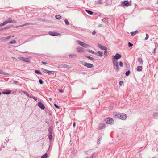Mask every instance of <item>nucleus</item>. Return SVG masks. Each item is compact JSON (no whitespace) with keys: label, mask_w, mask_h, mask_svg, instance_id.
Returning a JSON list of instances; mask_svg holds the SVG:
<instances>
[{"label":"nucleus","mask_w":158,"mask_h":158,"mask_svg":"<svg viewBox=\"0 0 158 158\" xmlns=\"http://www.w3.org/2000/svg\"><path fill=\"white\" fill-rule=\"evenodd\" d=\"M114 117L120 119L121 120H125L127 118L126 115L124 113H114L113 114Z\"/></svg>","instance_id":"nucleus-1"},{"label":"nucleus","mask_w":158,"mask_h":158,"mask_svg":"<svg viewBox=\"0 0 158 158\" xmlns=\"http://www.w3.org/2000/svg\"><path fill=\"white\" fill-rule=\"evenodd\" d=\"M80 63L82 65L87 67L89 68H92L94 67V65L93 64L90 63H88L84 61H81L80 62Z\"/></svg>","instance_id":"nucleus-2"},{"label":"nucleus","mask_w":158,"mask_h":158,"mask_svg":"<svg viewBox=\"0 0 158 158\" xmlns=\"http://www.w3.org/2000/svg\"><path fill=\"white\" fill-rule=\"evenodd\" d=\"M112 62L114 69L116 71H118L119 70V67L117 61L116 60H113Z\"/></svg>","instance_id":"nucleus-3"},{"label":"nucleus","mask_w":158,"mask_h":158,"mask_svg":"<svg viewBox=\"0 0 158 158\" xmlns=\"http://www.w3.org/2000/svg\"><path fill=\"white\" fill-rule=\"evenodd\" d=\"M77 42L81 46H82L84 48H87L90 47V46L86 44V43L82 42L79 40H77Z\"/></svg>","instance_id":"nucleus-4"},{"label":"nucleus","mask_w":158,"mask_h":158,"mask_svg":"<svg viewBox=\"0 0 158 158\" xmlns=\"http://www.w3.org/2000/svg\"><path fill=\"white\" fill-rule=\"evenodd\" d=\"M76 50L79 53H82L84 52L85 49L81 47L78 46L76 48Z\"/></svg>","instance_id":"nucleus-5"},{"label":"nucleus","mask_w":158,"mask_h":158,"mask_svg":"<svg viewBox=\"0 0 158 158\" xmlns=\"http://www.w3.org/2000/svg\"><path fill=\"white\" fill-rule=\"evenodd\" d=\"M18 59L20 60H21L24 62L28 63L30 62V60L28 58H25L24 57H18Z\"/></svg>","instance_id":"nucleus-6"},{"label":"nucleus","mask_w":158,"mask_h":158,"mask_svg":"<svg viewBox=\"0 0 158 158\" xmlns=\"http://www.w3.org/2000/svg\"><path fill=\"white\" fill-rule=\"evenodd\" d=\"M106 123L109 124H113L114 123V120L110 118H107L106 121Z\"/></svg>","instance_id":"nucleus-7"},{"label":"nucleus","mask_w":158,"mask_h":158,"mask_svg":"<svg viewBox=\"0 0 158 158\" xmlns=\"http://www.w3.org/2000/svg\"><path fill=\"white\" fill-rule=\"evenodd\" d=\"M49 34L50 35L55 36H57L59 35H60V34L59 33L55 32H53V31H50L49 32Z\"/></svg>","instance_id":"nucleus-8"},{"label":"nucleus","mask_w":158,"mask_h":158,"mask_svg":"<svg viewBox=\"0 0 158 158\" xmlns=\"http://www.w3.org/2000/svg\"><path fill=\"white\" fill-rule=\"evenodd\" d=\"M113 57V60H118L121 57V56L120 54L116 53L115 56H114Z\"/></svg>","instance_id":"nucleus-9"},{"label":"nucleus","mask_w":158,"mask_h":158,"mask_svg":"<svg viewBox=\"0 0 158 158\" xmlns=\"http://www.w3.org/2000/svg\"><path fill=\"white\" fill-rule=\"evenodd\" d=\"M38 105L39 107L41 109L44 110L45 108L44 105L41 102H38Z\"/></svg>","instance_id":"nucleus-10"},{"label":"nucleus","mask_w":158,"mask_h":158,"mask_svg":"<svg viewBox=\"0 0 158 158\" xmlns=\"http://www.w3.org/2000/svg\"><path fill=\"white\" fill-rule=\"evenodd\" d=\"M11 36H9L6 37H1L0 38V40H2L3 41H6L8 40L11 38Z\"/></svg>","instance_id":"nucleus-11"},{"label":"nucleus","mask_w":158,"mask_h":158,"mask_svg":"<svg viewBox=\"0 0 158 158\" xmlns=\"http://www.w3.org/2000/svg\"><path fill=\"white\" fill-rule=\"evenodd\" d=\"M33 24L32 23H28L23 24L21 25H19L18 26L15 27H15H15H16V28L19 27H22L23 26H25L26 25H33Z\"/></svg>","instance_id":"nucleus-12"},{"label":"nucleus","mask_w":158,"mask_h":158,"mask_svg":"<svg viewBox=\"0 0 158 158\" xmlns=\"http://www.w3.org/2000/svg\"><path fill=\"white\" fill-rule=\"evenodd\" d=\"M105 124L104 123L100 124L98 127V129L102 130L104 129L105 127Z\"/></svg>","instance_id":"nucleus-13"},{"label":"nucleus","mask_w":158,"mask_h":158,"mask_svg":"<svg viewBox=\"0 0 158 158\" xmlns=\"http://www.w3.org/2000/svg\"><path fill=\"white\" fill-rule=\"evenodd\" d=\"M6 21L8 23H16V21L15 20H13L12 19V18H9L6 20Z\"/></svg>","instance_id":"nucleus-14"},{"label":"nucleus","mask_w":158,"mask_h":158,"mask_svg":"<svg viewBox=\"0 0 158 158\" xmlns=\"http://www.w3.org/2000/svg\"><path fill=\"white\" fill-rule=\"evenodd\" d=\"M11 93V90L8 89H6L2 92V94H10Z\"/></svg>","instance_id":"nucleus-15"},{"label":"nucleus","mask_w":158,"mask_h":158,"mask_svg":"<svg viewBox=\"0 0 158 158\" xmlns=\"http://www.w3.org/2000/svg\"><path fill=\"white\" fill-rule=\"evenodd\" d=\"M98 46L102 50H105L107 49V48L106 47L103 46L99 44H98Z\"/></svg>","instance_id":"nucleus-16"},{"label":"nucleus","mask_w":158,"mask_h":158,"mask_svg":"<svg viewBox=\"0 0 158 158\" xmlns=\"http://www.w3.org/2000/svg\"><path fill=\"white\" fill-rule=\"evenodd\" d=\"M61 66L64 68H66L67 69H70L71 67L69 65L66 64H61Z\"/></svg>","instance_id":"nucleus-17"},{"label":"nucleus","mask_w":158,"mask_h":158,"mask_svg":"<svg viewBox=\"0 0 158 158\" xmlns=\"http://www.w3.org/2000/svg\"><path fill=\"white\" fill-rule=\"evenodd\" d=\"M95 55L100 57H102L103 55L101 52L100 51H98L97 52H96V54Z\"/></svg>","instance_id":"nucleus-18"},{"label":"nucleus","mask_w":158,"mask_h":158,"mask_svg":"<svg viewBox=\"0 0 158 158\" xmlns=\"http://www.w3.org/2000/svg\"><path fill=\"white\" fill-rule=\"evenodd\" d=\"M122 3L124 5L127 6H128L129 4V2L127 1H124V2H122Z\"/></svg>","instance_id":"nucleus-19"},{"label":"nucleus","mask_w":158,"mask_h":158,"mask_svg":"<svg viewBox=\"0 0 158 158\" xmlns=\"http://www.w3.org/2000/svg\"><path fill=\"white\" fill-rule=\"evenodd\" d=\"M85 56V57H86V58H88L89 59H90L93 61H95V59L93 57H92L90 56H86V55Z\"/></svg>","instance_id":"nucleus-20"},{"label":"nucleus","mask_w":158,"mask_h":158,"mask_svg":"<svg viewBox=\"0 0 158 158\" xmlns=\"http://www.w3.org/2000/svg\"><path fill=\"white\" fill-rule=\"evenodd\" d=\"M55 17L56 19L58 20H60L62 18L61 17L60 15H56L55 16Z\"/></svg>","instance_id":"nucleus-21"},{"label":"nucleus","mask_w":158,"mask_h":158,"mask_svg":"<svg viewBox=\"0 0 158 158\" xmlns=\"http://www.w3.org/2000/svg\"><path fill=\"white\" fill-rule=\"evenodd\" d=\"M48 137L50 140H53L52 134H49L48 135Z\"/></svg>","instance_id":"nucleus-22"},{"label":"nucleus","mask_w":158,"mask_h":158,"mask_svg":"<svg viewBox=\"0 0 158 158\" xmlns=\"http://www.w3.org/2000/svg\"><path fill=\"white\" fill-rule=\"evenodd\" d=\"M142 67L141 66H138L137 68V71H140L142 70Z\"/></svg>","instance_id":"nucleus-23"},{"label":"nucleus","mask_w":158,"mask_h":158,"mask_svg":"<svg viewBox=\"0 0 158 158\" xmlns=\"http://www.w3.org/2000/svg\"><path fill=\"white\" fill-rule=\"evenodd\" d=\"M138 32L137 30H136L135 31L131 32V35L132 36L135 35Z\"/></svg>","instance_id":"nucleus-24"},{"label":"nucleus","mask_w":158,"mask_h":158,"mask_svg":"<svg viewBox=\"0 0 158 158\" xmlns=\"http://www.w3.org/2000/svg\"><path fill=\"white\" fill-rule=\"evenodd\" d=\"M52 127H49L48 128L49 134H52Z\"/></svg>","instance_id":"nucleus-25"},{"label":"nucleus","mask_w":158,"mask_h":158,"mask_svg":"<svg viewBox=\"0 0 158 158\" xmlns=\"http://www.w3.org/2000/svg\"><path fill=\"white\" fill-rule=\"evenodd\" d=\"M153 116L155 118L158 116V112H155L153 114Z\"/></svg>","instance_id":"nucleus-26"},{"label":"nucleus","mask_w":158,"mask_h":158,"mask_svg":"<svg viewBox=\"0 0 158 158\" xmlns=\"http://www.w3.org/2000/svg\"><path fill=\"white\" fill-rule=\"evenodd\" d=\"M43 72H44V73H45V71H46L47 72V73H48V74H51L52 73V71H49L48 70H46V69H43Z\"/></svg>","instance_id":"nucleus-27"},{"label":"nucleus","mask_w":158,"mask_h":158,"mask_svg":"<svg viewBox=\"0 0 158 158\" xmlns=\"http://www.w3.org/2000/svg\"><path fill=\"white\" fill-rule=\"evenodd\" d=\"M69 56L70 58H75L77 57V56L74 54H70Z\"/></svg>","instance_id":"nucleus-28"},{"label":"nucleus","mask_w":158,"mask_h":158,"mask_svg":"<svg viewBox=\"0 0 158 158\" xmlns=\"http://www.w3.org/2000/svg\"><path fill=\"white\" fill-rule=\"evenodd\" d=\"M87 51L93 54H96V52H94L93 51L91 50H88Z\"/></svg>","instance_id":"nucleus-29"},{"label":"nucleus","mask_w":158,"mask_h":158,"mask_svg":"<svg viewBox=\"0 0 158 158\" xmlns=\"http://www.w3.org/2000/svg\"><path fill=\"white\" fill-rule=\"evenodd\" d=\"M48 156V154L47 153H45L44 155L42 156L41 158H47Z\"/></svg>","instance_id":"nucleus-30"},{"label":"nucleus","mask_w":158,"mask_h":158,"mask_svg":"<svg viewBox=\"0 0 158 158\" xmlns=\"http://www.w3.org/2000/svg\"><path fill=\"white\" fill-rule=\"evenodd\" d=\"M86 12H87L88 14H90V15H92L93 14V12L89 10H86Z\"/></svg>","instance_id":"nucleus-31"},{"label":"nucleus","mask_w":158,"mask_h":158,"mask_svg":"<svg viewBox=\"0 0 158 158\" xmlns=\"http://www.w3.org/2000/svg\"><path fill=\"white\" fill-rule=\"evenodd\" d=\"M138 61L141 64L143 63V60L142 58H139L138 59Z\"/></svg>","instance_id":"nucleus-32"},{"label":"nucleus","mask_w":158,"mask_h":158,"mask_svg":"<svg viewBox=\"0 0 158 158\" xmlns=\"http://www.w3.org/2000/svg\"><path fill=\"white\" fill-rule=\"evenodd\" d=\"M35 73L37 74H41V73H40L39 70H35Z\"/></svg>","instance_id":"nucleus-33"},{"label":"nucleus","mask_w":158,"mask_h":158,"mask_svg":"<svg viewBox=\"0 0 158 158\" xmlns=\"http://www.w3.org/2000/svg\"><path fill=\"white\" fill-rule=\"evenodd\" d=\"M16 43H17V42L15 40H13L11 41H10L9 43L10 44H16Z\"/></svg>","instance_id":"nucleus-34"},{"label":"nucleus","mask_w":158,"mask_h":158,"mask_svg":"<svg viewBox=\"0 0 158 158\" xmlns=\"http://www.w3.org/2000/svg\"><path fill=\"white\" fill-rule=\"evenodd\" d=\"M123 81H120V82H119V85L121 86H122L123 85Z\"/></svg>","instance_id":"nucleus-35"},{"label":"nucleus","mask_w":158,"mask_h":158,"mask_svg":"<svg viewBox=\"0 0 158 158\" xmlns=\"http://www.w3.org/2000/svg\"><path fill=\"white\" fill-rule=\"evenodd\" d=\"M130 73V71L129 70H128V71H126L125 73L126 75V76L129 75Z\"/></svg>","instance_id":"nucleus-36"},{"label":"nucleus","mask_w":158,"mask_h":158,"mask_svg":"<svg viewBox=\"0 0 158 158\" xmlns=\"http://www.w3.org/2000/svg\"><path fill=\"white\" fill-rule=\"evenodd\" d=\"M39 83L41 84H43L44 83L43 81L41 79H39Z\"/></svg>","instance_id":"nucleus-37"},{"label":"nucleus","mask_w":158,"mask_h":158,"mask_svg":"<svg viewBox=\"0 0 158 158\" xmlns=\"http://www.w3.org/2000/svg\"><path fill=\"white\" fill-rule=\"evenodd\" d=\"M64 22H65V23L67 25H68L69 24V23L67 19H65L64 20Z\"/></svg>","instance_id":"nucleus-38"},{"label":"nucleus","mask_w":158,"mask_h":158,"mask_svg":"<svg viewBox=\"0 0 158 158\" xmlns=\"http://www.w3.org/2000/svg\"><path fill=\"white\" fill-rule=\"evenodd\" d=\"M128 46L130 47H131L133 46V44L132 43L129 42L128 43Z\"/></svg>","instance_id":"nucleus-39"},{"label":"nucleus","mask_w":158,"mask_h":158,"mask_svg":"<svg viewBox=\"0 0 158 158\" xmlns=\"http://www.w3.org/2000/svg\"><path fill=\"white\" fill-rule=\"evenodd\" d=\"M103 0H99L98 2V3L99 4H102V1Z\"/></svg>","instance_id":"nucleus-40"},{"label":"nucleus","mask_w":158,"mask_h":158,"mask_svg":"<svg viewBox=\"0 0 158 158\" xmlns=\"http://www.w3.org/2000/svg\"><path fill=\"white\" fill-rule=\"evenodd\" d=\"M146 36L145 37V40H147L149 38V35L148 34H146Z\"/></svg>","instance_id":"nucleus-41"},{"label":"nucleus","mask_w":158,"mask_h":158,"mask_svg":"<svg viewBox=\"0 0 158 158\" xmlns=\"http://www.w3.org/2000/svg\"><path fill=\"white\" fill-rule=\"evenodd\" d=\"M101 138H99V139H98V140L97 143L98 144H100V141H101Z\"/></svg>","instance_id":"nucleus-42"},{"label":"nucleus","mask_w":158,"mask_h":158,"mask_svg":"<svg viewBox=\"0 0 158 158\" xmlns=\"http://www.w3.org/2000/svg\"><path fill=\"white\" fill-rule=\"evenodd\" d=\"M119 65L120 67H122L123 66V62L122 61H120L119 62Z\"/></svg>","instance_id":"nucleus-43"},{"label":"nucleus","mask_w":158,"mask_h":158,"mask_svg":"<svg viewBox=\"0 0 158 158\" xmlns=\"http://www.w3.org/2000/svg\"><path fill=\"white\" fill-rule=\"evenodd\" d=\"M91 153V151H87V152L86 154L88 155H90V154Z\"/></svg>","instance_id":"nucleus-44"},{"label":"nucleus","mask_w":158,"mask_h":158,"mask_svg":"<svg viewBox=\"0 0 158 158\" xmlns=\"http://www.w3.org/2000/svg\"><path fill=\"white\" fill-rule=\"evenodd\" d=\"M104 53L105 55H106L107 53V49H105L104 50Z\"/></svg>","instance_id":"nucleus-45"},{"label":"nucleus","mask_w":158,"mask_h":158,"mask_svg":"<svg viewBox=\"0 0 158 158\" xmlns=\"http://www.w3.org/2000/svg\"><path fill=\"white\" fill-rule=\"evenodd\" d=\"M3 75L6 76L9 75V74L8 73H6L4 72Z\"/></svg>","instance_id":"nucleus-46"},{"label":"nucleus","mask_w":158,"mask_h":158,"mask_svg":"<svg viewBox=\"0 0 158 158\" xmlns=\"http://www.w3.org/2000/svg\"><path fill=\"white\" fill-rule=\"evenodd\" d=\"M3 23V24H4V25H5L7 23H7V22L6 21V20Z\"/></svg>","instance_id":"nucleus-47"},{"label":"nucleus","mask_w":158,"mask_h":158,"mask_svg":"<svg viewBox=\"0 0 158 158\" xmlns=\"http://www.w3.org/2000/svg\"><path fill=\"white\" fill-rule=\"evenodd\" d=\"M32 98L34 100H35V101H36L37 100V98L35 97L34 96H32Z\"/></svg>","instance_id":"nucleus-48"},{"label":"nucleus","mask_w":158,"mask_h":158,"mask_svg":"<svg viewBox=\"0 0 158 158\" xmlns=\"http://www.w3.org/2000/svg\"><path fill=\"white\" fill-rule=\"evenodd\" d=\"M54 105L57 108H59V106H58L56 104H54Z\"/></svg>","instance_id":"nucleus-49"},{"label":"nucleus","mask_w":158,"mask_h":158,"mask_svg":"<svg viewBox=\"0 0 158 158\" xmlns=\"http://www.w3.org/2000/svg\"><path fill=\"white\" fill-rule=\"evenodd\" d=\"M12 59L14 60H15V61H17V59L16 58H15V57H12Z\"/></svg>","instance_id":"nucleus-50"},{"label":"nucleus","mask_w":158,"mask_h":158,"mask_svg":"<svg viewBox=\"0 0 158 158\" xmlns=\"http://www.w3.org/2000/svg\"><path fill=\"white\" fill-rule=\"evenodd\" d=\"M3 72H4V71H3L2 70H0V74L3 75Z\"/></svg>","instance_id":"nucleus-51"},{"label":"nucleus","mask_w":158,"mask_h":158,"mask_svg":"<svg viewBox=\"0 0 158 158\" xmlns=\"http://www.w3.org/2000/svg\"><path fill=\"white\" fill-rule=\"evenodd\" d=\"M96 34V32L95 31H94L93 32H92V34L93 35H95Z\"/></svg>","instance_id":"nucleus-52"},{"label":"nucleus","mask_w":158,"mask_h":158,"mask_svg":"<svg viewBox=\"0 0 158 158\" xmlns=\"http://www.w3.org/2000/svg\"><path fill=\"white\" fill-rule=\"evenodd\" d=\"M4 26V24L3 23L0 24V27L2 26Z\"/></svg>","instance_id":"nucleus-53"},{"label":"nucleus","mask_w":158,"mask_h":158,"mask_svg":"<svg viewBox=\"0 0 158 158\" xmlns=\"http://www.w3.org/2000/svg\"><path fill=\"white\" fill-rule=\"evenodd\" d=\"M126 65L127 67H130V65L129 64H126Z\"/></svg>","instance_id":"nucleus-54"},{"label":"nucleus","mask_w":158,"mask_h":158,"mask_svg":"<svg viewBox=\"0 0 158 158\" xmlns=\"http://www.w3.org/2000/svg\"><path fill=\"white\" fill-rule=\"evenodd\" d=\"M42 63L44 64H47V63L45 62H42Z\"/></svg>","instance_id":"nucleus-55"},{"label":"nucleus","mask_w":158,"mask_h":158,"mask_svg":"<svg viewBox=\"0 0 158 158\" xmlns=\"http://www.w3.org/2000/svg\"><path fill=\"white\" fill-rule=\"evenodd\" d=\"M75 125H76V123L75 122H74L73 123V127H75Z\"/></svg>","instance_id":"nucleus-56"},{"label":"nucleus","mask_w":158,"mask_h":158,"mask_svg":"<svg viewBox=\"0 0 158 158\" xmlns=\"http://www.w3.org/2000/svg\"><path fill=\"white\" fill-rule=\"evenodd\" d=\"M26 95L28 97H29V95L27 93L26 94Z\"/></svg>","instance_id":"nucleus-57"},{"label":"nucleus","mask_w":158,"mask_h":158,"mask_svg":"<svg viewBox=\"0 0 158 158\" xmlns=\"http://www.w3.org/2000/svg\"><path fill=\"white\" fill-rule=\"evenodd\" d=\"M8 28H9L8 27H6L4 28L3 29H8Z\"/></svg>","instance_id":"nucleus-58"},{"label":"nucleus","mask_w":158,"mask_h":158,"mask_svg":"<svg viewBox=\"0 0 158 158\" xmlns=\"http://www.w3.org/2000/svg\"><path fill=\"white\" fill-rule=\"evenodd\" d=\"M18 81H14V84H16V83H18Z\"/></svg>","instance_id":"nucleus-59"},{"label":"nucleus","mask_w":158,"mask_h":158,"mask_svg":"<svg viewBox=\"0 0 158 158\" xmlns=\"http://www.w3.org/2000/svg\"><path fill=\"white\" fill-rule=\"evenodd\" d=\"M59 91H60V92H61V93H63V91L62 90H59Z\"/></svg>","instance_id":"nucleus-60"},{"label":"nucleus","mask_w":158,"mask_h":158,"mask_svg":"<svg viewBox=\"0 0 158 158\" xmlns=\"http://www.w3.org/2000/svg\"><path fill=\"white\" fill-rule=\"evenodd\" d=\"M23 92L25 94L27 93V92H26L24 91H23Z\"/></svg>","instance_id":"nucleus-61"},{"label":"nucleus","mask_w":158,"mask_h":158,"mask_svg":"<svg viewBox=\"0 0 158 158\" xmlns=\"http://www.w3.org/2000/svg\"><path fill=\"white\" fill-rule=\"evenodd\" d=\"M99 27H101L102 26V24H100L99 25Z\"/></svg>","instance_id":"nucleus-62"},{"label":"nucleus","mask_w":158,"mask_h":158,"mask_svg":"<svg viewBox=\"0 0 158 158\" xmlns=\"http://www.w3.org/2000/svg\"><path fill=\"white\" fill-rule=\"evenodd\" d=\"M3 30H4V29H3V28L0 29V31H1Z\"/></svg>","instance_id":"nucleus-63"},{"label":"nucleus","mask_w":158,"mask_h":158,"mask_svg":"<svg viewBox=\"0 0 158 158\" xmlns=\"http://www.w3.org/2000/svg\"><path fill=\"white\" fill-rule=\"evenodd\" d=\"M29 98H32V96H29Z\"/></svg>","instance_id":"nucleus-64"}]
</instances>
